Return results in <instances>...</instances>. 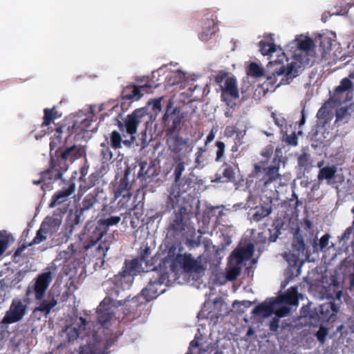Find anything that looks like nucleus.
<instances>
[{
    "instance_id": "1",
    "label": "nucleus",
    "mask_w": 354,
    "mask_h": 354,
    "mask_svg": "<svg viewBox=\"0 0 354 354\" xmlns=\"http://www.w3.org/2000/svg\"><path fill=\"white\" fill-rule=\"evenodd\" d=\"M296 50L289 60L286 57L284 53L278 55L279 59L270 61L268 65V70L274 75H284L280 84H288L298 75L299 70L310 62V58L316 55L315 44L313 40L305 35L297 36L292 42Z\"/></svg>"
},
{
    "instance_id": "2",
    "label": "nucleus",
    "mask_w": 354,
    "mask_h": 354,
    "mask_svg": "<svg viewBox=\"0 0 354 354\" xmlns=\"http://www.w3.org/2000/svg\"><path fill=\"white\" fill-rule=\"evenodd\" d=\"M188 196L185 192L179 191L176 185L173 187L169 193L168 203L174 209L175 216L169 226V231L175 234H181L183 236L187 233L194 234V228L191 225L190 209L186 198Z\"/></svg>"
},
{
    "instance_id": "3",
    "label": "nucleus",
    "mask_w": 354,
    "mask_h": 354,
    "mask_svg": "<svg viewBox=\"0 0 354 354\" xmlns=\"http://www.w3.org/2000/svg\"><path fill=\"white\" fill-rule=\"evenodd\" d=\"M302 295L298 294L297 288L292 287L283 295L275 299H268L256 306L252 313L267 317L272 314L277 317H285L290 311V306H297Z\"/></svg>"
},
{
    "instance_id": "4",
    "label": "nucleus",
    "mask_w": 354,
    "mask_h": 354,
    "mask_svg": "<svg viewBox=\"0 0 354 354\" xmlns=\"http://www.w3.org/2000/svg\"><path fill=\"white\" fill-rule=\"evenodd\" d=\"M254 245L251 243L235 249L228 261L226 268V279L233 281L240 274L244 262L250 259L254 253Z\"/></svg>"
},
{
    "instance_id": "5",
    "label": "nucleus",
    "mask_w": 354,
    "mask_h": 354,
    "mask_svg": "<svg viewBox=\"0 0 354 354\" xmlns=\"http://www.w3.org/2000/svg\"><path fill=\"white\" fill-rule=\"evenodd\" d=\"M216 82L222 91V100L227 106L232 108L235 105L233 100L239 97L236 79L228 73L220 71L216 77Z\"/></svg>"
},
{
    "instance_id": "6",
    "label": "nucleus",
    "mask_w": 354,
    "mask_h": 354,
    "mask_svg": "<svg viewBox=\"0 0 354 354\" xmlns=\"http://www.w3.org/2000/svg\"><path fill=\"white\" fill-rule=\"evenodd\" d=\"M174 265L180 267L185 272L192 276L194 280L198 279L205 270L201 259H195L191 254L178 255Z\"/></svg>"
},
{
    "instance_id": "7",
    "label": "nucleus",
    "mask_w": 354,
    "mask_h": 354,
    "mask_svg": "<svg viewBox=\"0 0 354 354\" xmlns=\"http://www.w3.org/2000/svg\"><path fill=\"white\" fill-rule=\"evenodd\" d=\"M55 267L48 268L46 271L39 274L35 279L34 284L28 286L26 295H29L32 291L35 292L36 300H41L46 295V290L50 286L54 277Z\"/></svg>"
},
{
    "instance_id": "8",
    "label": "nucleus",
    "mask_w": 354,
    "mask_h": 354,
    "mask_svg": "<svg viewBox=\"0 0 354 354\" xmlns=\"http://www.w3.org/2000/svg\"><path fill=\"white\" fill-rule=\"evenodd\" d=\"M28 306L19 298H15L9 310L1 320L3 324H10L21 321L27 313Z\"/></svg>"
},
{
    "instance_id": "9",
    "label": "nucleus",
    "mask_w": 354,
    "mask_h": 354,
    "mask_svg": "<svg viewBox=\"0 0 354 354\" xmlns=\"http://www.w3.org/2000/svg\"><path fill=\"white\" fill-rule=\"evenodd\" d=\"M145 109H138L135 110L132 113L128 115L123 122H118V127L120 131H126L130 135H134L137 133L138 127L142 120L147 115Z\"/></svg>"
},
{
    "instance_id": "10",
    "label": "nucleus",
    "mask_w": 354,
    "mask_h": 354,
    "mask_svg": "<svg viewBox=\"0 0 354 354\" xmlns=\"http://www.w3.org/2000/svg\"><path fill=\"white\" fill-rule=\"evenodd\" d=\"M61 221L55 218H47L41 223L40 228L37 232L36 236L34 238L32 244H39L47 239L48 236H52L57 232L60 225Z\"/></svg>"
},
{
    "instance_id": "11",
    "label": "nucleus",
    "mask_w": 354,
    "mask_h": 354,
    "mask_svg": "<svg viewBox=\"0 0 354 354\" xmlns=\"http://www.w3.org/2000/svg\"><path fill=\"white\" fill-rule=\"evenodd\" d=\"M121 301H113L110 297H106L97 308V319L102 325L106 324L115 315L118 306H121Z\"/></svg>"
},
{
    "instance_id": "12",
    "label": "nucleus",
    "mask_w": 354,
    "mask_h": 354,
    "mask_svg": "<svg viewBox=\"0 0 354 354\" xmlns=\"http://www.w3.org/2000/svg\"><path fill=\"white\" fill-rule=\"evenodd\" d=\"M317 178L319 181L326 180L328 185L333 187H337V183H341L344 180L343 175L337 174V167L335 165L321 168Z\"/></svg>"
},
{
    "instance_id": "13",
    "label": "nucleus",
    "mask_w": 354,
    "mask_h": 354,
    "mask_svg": "<svg viewBox=\"0 0 354 354\" xmlns=\"http://www.w3.org/2000/svg\"><path fill=\"white\" fill-rule=\"evenodd\" d=\"M285 163L281 160L274 161V165L270 166L265 169V176L263 178L264 185H267L270 183L276 182L280 183L281 174L279 169L281 166L284 167Z\"/></svg>"
},
{
    "instance_id": "14",
    "label": "nucleus",
    "mask_w": 354,
    "mask_h": 354,
    "mask_svg": "<svg viewBox=\"0 0 354 354\" xmlns=\"http://www.w3.org/2000/svg\"><path fill=\"white\" fill-rule=\"evenodd\" d=\"M305 244L303 238L299 233V231H297L294 236L292 241V252L291 254V259L290 261L297 262L299 257L304 254Z\"/></svg>"
},
{
    "instance_id": "15",
    "label": "nucleus",
    "mask_w": 354,
    "mask_h": 354,
    "mask_svg": "<svg viewBox=\"0 0 354 354\" xmlns=\"http://www.w3.org/2000/svg\"><path fill=\"white\" fill-rule=\"evenodd\" d=\"M334 104L333 99H330L325 102L317 112V118L324 120V124L330 122L333 118Z\"/></svg>"
},
{
    "instance_id": "16",
    "label": "nucleus",
    "mask_w": 354,
    "mask_h": 354,
    "mask_svg": "<svg viewBox=\"0 0 354 354\" xmlns=\"http://www.w3.org/2000/svg\"><path fill=\"white\" fill-rule=\"evenodd\" d=\"M76 187L74 183L69 185L68 187L58 192L53 196V201L50 205V207H54L66 201L68 197L75 192Z\"/></svg>"
},
{
    "instance_id": "17",
    "label": "nucleus",
    "mask_w": 354,
    "mask_h": 354,
    "mask_svg": "<svg viewBox=\"0 0 354 354\" xmlns=\"http://www.w3.org/2000/svg\"><path fill=\"white\" fill-rule=\"evenodd\" d=\"M57 304V300L54 297H48L46 299L42 301L39 306L34 309L33 313L36 314L37 312H41L46 316Z\"/></svg>"
},
{
    "instance_id": "18",
    "label": "nucleus",
    "mask_w": 354,
    "mask_h": 354,
    "mask_svg": "<svg viewBox=\"0 0 354 354\" xmlns=\"http://www.w3.org/2000/svg\"><path fill=\"white\" fill-rule=\"evenodd\" d=\"M129 170H126L124 176L120 179L118 188L115 192L116 198L122 196L123 198L129 197L131 194L129 192L130 185L128 180Z\"/></svg>"
},
{
    "instance_id": "19",
    "label": "nucleus",
    "mask_w": 354,
    "mask_h": 354,
    "mask_svg": "<svg viewBox=\"0 0 354 354\" xmlns=\"http://www.w3.org/2000/svg\"><path fill=\"white\" fill-rule=\"evenodd\" d=\"M330 239V236L328 234H326L320 239L315 240L313 244L314 252H326L333 247V243Z\"/></svg>"
},
{
    "instance_id": "20",
    "label": "nucleus",
    "mask_w": 354,
    "mask_h": 354,
    "mask_svg": "<svg viewBox=\"0 0 354 354\" xmlns=\"http://www.w3.org/2000/svg\"><path fill=\"white\" fill-rule=\"evenodd\" d=\"M337 312V306L333 302H326L319 306V313L322 319L328 320Z\"/></svg>"
},
{
    "instance_id": "21",
    "label": "nucleus",
    "mask_w": 354,
    "mask_h": 354,
    "mask_svg": "<svg viewBox=\"0 0 354 354\" xmlns=\"http://www.w3.org/2000/svg\"><path fill=\"white\" fill-rule=\"evenodd\" d=\"M167 143L169 149L178 153L183 150L187 142L178 136H173L169 139Z\"/></svg>"
},
{
    "instance_id": "22",
    "label": "nucleus",
    "mask_w": 354,
    "mask_h": 354,
    "mask_svg": "<svg viewBox=\"0 0 354 354\" xmlns=\"http://www.w3.org/2000/svg\"><path fill=\"white\" fill-rule=\"evenodd\" d=\"M272 208L270 204H266L255 210L252 214L251 219L254 221H260L263 218L268 216L272 212Z\"/></svg>"
},
{
    "instance_id": "23",
    "label": "nucleus",
    "mask_w": 354,
    "mask_h": 354,
    "mask_svg": "<svg viewBox=\"0 0 354 354\" xmlns=\"http://www.w3.org/2000/svg\"><path fill=\"white\" fill-rule=\"evenodd\" d=\"M97 202V198L93 194H88L82 201V207H80V214L77 216V218L80 219L81 216L85 211H88L93 208Z\"/></svg>"
},
{
    "instance_id": "24",
    "label": "nucleus",
    "mask_w": 354,
    "mask_h": 354,
    "mask_svg": "<svg viewBox=\"0 0 354 354\" xmlns=\"http://www.w3.org/2000/svg\"><path fill=\"white\" fill-rule=\"evenodd\" d=\"M352 117L346 105H341L335 109V123L344 121L347 122L348 119Z\"/></svg>"
},
{
    "instance_id": "25",
    "label": "nucleus",
    "mask_w": 354,
    "mask_h": 354,
    "mask_svg": "<svg viewBox=\"0 0 354 354\" xmlns=\"http://www.w3.org/2000/svg\"><path fill=\"white\" fill-rule=\"evenodd\" d=\"M142 95L140 88L136 86H128L124 91V98L127 100H139Z\"/></svg>"
},
{
    "instance_id": "26",
    "label": "nucleus",
    "mask_w": 354,
    "mask_h": 354,
    "mask_svg": "<svg viewBox=\"0 0 354 354\" xmlns=\"http://www.w3.org/2000/svg\"><path fill=\"white\" fill-rule=\"evenodd\" d=\"M81 156L80 150L76 147H71L66 149L62 154L64 160H70L71 161L79 158Z\"/></svg>"
},
{
    "instance_id": "27",
    "label": "nucleus",
    "mask_w": 354,
    "mask_h": 354,
    "mask_svg": "<svg viewBox=\"0 0 354 354\" xmlns=\"http://www.w3.org/2000/svg\"><path fill=\"white\" fill-rule=\"evenodd\" d=\"M79 327L77 328L76 327H73L68 330V335L69 339H74L77 338L80 335V333L82 330L85 328L86 325V320L83 317H80V323H78Z\"/></svg>"
},
{
    "instance_id": "28",
    "label": "nucleus",
    "mask_w": 354,
    "mask_h": 354,
    "mask_svg": "<svg viewBox=\"0 0 354 354\" xmlns=\"http://www.w3.org/2000/svg\"><path fill=\"white\" fill-rule=\"evenodd\" d=\"M184 170H185L184 162L180 159H179L178 161L176 162V165L175 169H174L175 184L171 187L169 193L171 192V189H173V187L174 186L177 185L180 188V187L178 184V182L180 180L181 176H182V174L184 171Z\"/></svg>"
},
{
    "instance_id": "29",
    "label": "nucleus",
    "mask_w": 354,
    "mask_h": 354,
    "mask_svg": "<svg viewBox=\"0 0 354 354\" xmlns=\"http://www.w3.org/2000/svg\"><path fill=\"white\" fill-rule=\"evenodd\" d=\"M353 85L352 80L347 77L344 78L341 81L340 84L335 88L333 98L335 97L336 94L349 90L352 88Z\"/></svg>"
},
{
    "instance_id": "30",
    "label": "nucleus",
    "mask_w": 354,
    "mask_h": 354,
    "mask_svg": "<svg viewBox=\"0 0 354 354\" xmlns=\"http://www.w3.org/2000/svg\"><path fill=\"white\" fill-rule=\"evenodd\" d=\"M248 73L256 78H259L264 75V71L259 64L252 62L249 66Z\"/></svg>"
},
{
    "instance_id": "31",
    "label": "nucleus",
    "mask_w": 354,
    "mask_h": 354,
    "mask_svg": "<svg viewBox=\"0 0 354 354\" xmlns=\"http://www.w3.org/2000/svg\"><path fill=\"white\" fill-rule=\"evenodd\" d=\"M259 46L260 51L263 55H270L271 57H272V54L277 52L275 46L272 44L261 41Z\"/></svg>"
},
{
    "instance_id": "32",
    "label": "nucleus",
    "mask_w": 354,
    "mask_h": 354,
    "mask_svg": "<svg viewBox=\"0 0 354 354\" xmlns=\"http://www.w3.org/2000/svg\"><path fill=\"white\" fill-rule=\"evenodd\" d=\"M111 145L115 149H119L122 147V136L117 131H113L111 136Z\"/></svg>"
},
{
    "instance_id": "33",
    "label": "nucleus",
    "mask_w": 354,
    "mask_h": 354,
    "mask_svg": "<svg viewBox=\"0 0 354 354\" xmlns=\"http://www.w3.org/2000/svg\"><path fill=\"white\" fill-rule=\"evenodd\" d=\"M120 216H114L104 218L103 220H100V222L102 225H106V227H109L118 224L120 222Z\"/></svg>"
},
{
    "instance_id": "34",
    "label": "nucleus",
    "mask_w": 354,
    "mask_h": 354,
    "mask_svg": "<svg viewBox=\"0 0 354 354\" xmlns=\"http://www.w3.org/2000/svg\"><path fill=\"white\" fill-rule=\"evenodd\" d=\"M162 97H159L149 102V105H152L154 116L156 117L162 110L161 101Z\"/></svg>"
},
{
    "instance_id": "35",
    "label": "nucleus",
    "mask_w": 354,
    "mask_h": 354,
    "mask_svg": "<svg viewBox=\"0 0 354 354\" xmlns=\"http://www.w3.org/2000/svg\"><path fill=\"white\" fill-rule=\"evenodd\" d=\"M101 154L103 156V158L106 160H110L113 157V154L110 151L109 147L105 143L101 144Z\"/></svg>"
},
{
    "instance_id": "36",
    "label": "nucleus",
    "mask_w": 354,
    "mask_h": 354,
    "mask_svg": "<svg viewBox=\"0 0 354 354\" xmlns=\"http://www.w3.org/2000/svg\"><path fill=\"white\" fill-rule=\"evenodd\" d=\"M328 329L324 326H321L316 333V337H317V339L321 343L323 344L325 342L326 337L328 335Z\"/></svg>"
},
{
    "instance_id": "37",
    "label": "nucleus",
    "mask_w": 354,
    "mask_h": 354,
    "mask_svg": "<svg viewBox=\"0 0 354 354\" xmlns=\"http://www.w3.org/2000/svg\"><path fill=\"white\" fill-rule=\"evenodd\" d=\"M217 151H216V161H219L221 158L223 156L224 151H225V144L223 142L218 141L216 142Z\"/></svg>"
},
{
    "instance_id": "38",
    "label": "nucleus",
    "mask_w": 354,
    "mask_h": 354,
    "mask_svg": "<svg viewBox=\"0 0 354 354\" xmlns=\"http://www.w3.org/2000/svg\"><path fill=\"white\" fill-rule=\"evenodd\" d=\"M353 232V227H349L344 231V234L340 237V242L342 243L343 245L346 244V242L350 239Z\"/></svg>"
},
{
    "instance_id": "39",
    "label": "nucleus",
    "mask_w": 354,
    "mask_h": 354,
    "mask_svg": "<svg viewBox=\"0 0 354 354\" xmlns=\"http://www.w3.org/2000/svg\"><path fill=\"white\" fill-rule=\"evenodd\" d=\"M140 171L138 174V178H143L148 175L147 163L146 162H140Z\"/></svg>"
},
{
    "instance_id": "40",
    "label": "nucleus",
    "mask_w": 354,
    "mask_h": 354,
    "mask_svg": "<svg viewBox=\"0 0 354 354\" xmlns=\"http://www.w3.org/2000/svg\"><path fill=\"white\" fill-rule=\"evenodd\" d=\"M172 106H173V102L169 100L168 104H167V109H166V111H165V113L164 114L163 117H162V120L163 121H167L169 116L174 113V111H171V109L172 108Z\"/></svg>"
},
{
    "instance_id": "41",
    "label": "nucleus",
    "mask_w": 354,
    "mask_h": 354,
    "mask_svg": "<svg viewBox=\"0 0 354 354\" xmlns=\"http://www.w3.org/2000/svg\"><path fill=\"white\" fill-rule=\"evenodd\" d=\"M53 110L45 109V115H44V121L43 124L47 126L50 124L51 120L53 119Z\"/></svg>"
},
{
    "instance_id": "42",
    "label": "nucleus",
    "mask_w": 354,
    "mask_h": 354,
    "mask_svg": "<svg viewBox=\"0 0 354 354\" xmlns=\"http://www.w3.org/2000/svg\"><path fill=\"white\" fill-rule=\"evenodd\" d=\"M281 317H277L276 315V317H273L272 321L270 322V329L272 331H277V329L279 328V318Z\"/></svg>"
},
{
    "instance_id": "43",
    "label": "nucleus",
    "mask_w": 354,
    "mask_h": 354,
    "mask_svg": "<svg viewBox=\"0 0 354 354\" xmlns=\"http://www.w3.org/2000/svg\"><path fill=\"white\" fill-rule=\"evenodd\" d=\"M6 248H7L6 239L3 236H0V256L5 251Z\"/></svg>"
},
{
    "instance_id": "44",
    "label": "nucleus",
    "mask_w": 354,
    "mask_h": 354,
    "mask_svg": "<svg viewBox=\"0 0 354 354\" xmlns=\"http://www.w3.org/2000/svg\"><path fill=\"white\" fill-rule=\"evenodd\" d=\"M223 176L228 180H232L234 177V174L232 169L227 168L223 171Z\"/></svg>"
},
{
    "instance_id": "45",
    "label": "nucleus",
    "mask_w": 354,
    "mask_h": 354,
    "mask_svg": "<svg viewBox=\"0 0 354 354\" xmlns=\"http://www.w3.org/2000/svg\"><path fill=\"white\" fill-rule=\"evenodd\" d=\"M291 254L292 253H288V252H284L282 254V257H283L284 259L286 260V261L290 265V266H293L295 265L297 262H292V261H290V259H291Z\"/></svg>"
},
{
    "instance_id": "46",
    "label": "nucleus",
    "mask_w": 354,
    "mask_h": 354,
    "mask_svg": "<svg viewBox=\"0 0 354 354\" xmlns=\"http://www.w3.org/2000/svg\"><path fill=\"white\" fill-rule=\"evenodd\" d=\"M214 137H215L214 132L213 130H212L209 133V134H208V136L207 137L205 145H207L208 143L211 142L214 139Z\"/></svg>"
},
{
    "instance_id": "47",
    "label": "nucleus",
    "mask_w": 354,
    "mask_h": 354,
    "mask_svg": "<svg viewBox=\"0 0 354 354\" xmlns=\"http://www.w3.org/2000/svg\"><path fill=\"white\" fill-rule=\"evenodd\" d=\"M204 151H205V150H202L201 149H200L199 151L196 153V163L200 164L201 162V157L202 156L203 153Z\"/></svg>"
},
{
    "instance_id": "48",
    "label": "nucleus",
    "mask_w": 354,
    "mask_h": 354,
    "mask_svg": "<svg viewBox=\"0 0 354 354\" xmlns=\"http://www.w3.org/2000/svg\"><path fill=\"white\" fill-rule=\"evenodd\" d=\"M272 153V148H267L264 151L262 152V156L268 158Z\"/></svg>"
},
{
    "instance_id": "49",
    "label": "nucleus",
    "mask_w": 354,
    "mask_h": 354,
    "mask_svg": "<svg viewBox=\"0 0 354 354\" xmlns=\"http://www.w3.org/2000/svg\"><path fill=\"white\" fill-rule=\"evenodd\" d=\"M341 281L336 279L334 277L331 279V284L334 288H339L340 286Z\"/></svg>"
},
{
    "instance_id": "50",
    "label": "nucleus",
    "mask_w": 354,
    "mask_h": 354,
    "mask_svg": "<svg viewBox=\"0 0 354 354\" xmlns=\"http://www.w3.org/2000/svg\"><path fill=\"white\" fill-rule=\"evenodd\" d=\"M142 148H145V147H147L148 145V142L146 139V131H145L144 132L142 133Z\"/></svg>"
},
{
    "instance_id": "51",
    "label": "nucleus",
    "mask_w": 354,
    "mask_h": 354,
    "mask_svg": "<svg viewBox=\"0 0 354 354\" xmlns=\"http://www.w3.org/2000/svg\"><path fill=\"white\" fill-rule=\"evenodd\" d=\"M352 116H354V101L348 105H346Z\"/></svg>"
},
{
    "instance_id": "52",
    "label": "nucleus",
    "mask_w": 354,
    "mask_h": 354,
    "mask_svg": "<svg viewBox=\"0 0 354 354\" xmlns=\"http://www.w3.org/2000/svg\"><path fill=\"white\" fill-rule=\"evenodd\" d=\"M198 345H199V344H198V341H196V340H193V341H192V342H191V343H190L189 348H190L191 350H193L194 348H197V347L198 346Z\"/></svg>"
},
{
    "instance_id": "53",
    "label": "nucleus",
    "mask_w": 354,
    "mask_h": 354,
    "mask_svg": "<svg viewBox=\"0 0 354 354\" xmlns=\"http://www.w3.org/2000/svg\"><path fill=\"white\" fill-rule=\"evenodd\" d=\"M305 122H306V120H305V116H304V111H302V118L300 120V122H299V125L300 126H302L305 124Z\"/></svg>"
},
{
    "instance_id": "54",
    "label": "nucleus",
    "mask_w": 354,
    "mask_h": 354,
    "mask_svg": "<svg viewBox=\"0 0 354 354\" xmlns=\"http://www.w3.org/2000/svg\"><path fill=\"white\" fill-rule=\"evenodd\" d=\"M123 143L127 147H130L132 145V141H130V140H126L123 141Z\"/></svg>"
},
{
    "instance_id": "55",
    "label": "nucleus",
    "mask_w": 354,
    "mask_h": 354,
    "mask_svg": "<svg viewBox=\"0 0 354 354\" xmlns=\"http://www.w3.org/2000/svg\"><path fill=\"white\" fill-rule=\"evenodd\" d=\"M348 78H349L351 80H352L353 84L354 83V69H353V71L350 73Z\"/></svg>"
},
{
    "instance_id": "56",
    "label": "nucleus",
    "mask_w": 354,
    "mask_h": 354,
    "mask_svg": "<svg viewBox=\"0 0 354 354\" xmlns=\"http://www.w3.org/2000/svg\"><path fill=\"white\" fill-rule=\"evenodd\" d=\"M254 334V331L252 328H250L247 333L248 336H250Z\"/></svg>"
},
{
    "instance_id": "57",
    "label": "nucleus",
    "mask_w": 354,
    "mask_h": 354,
    "mask_svg": "<svg viewBox=\"0 0 354 354\" xmlns=\"http://www.w3.org/2000/svg\"><path fill=\"white\" fill-rule=\"evenodd\" d=\"M295 139H296V138H295V137H293V138H292L290 140H288V142H289L290 144H291V145H295V144H296V143L295 142Z\"/></svg>"
},
{
    "instance_id": "58",
    "label": "nucleus",
    "mask_w": 354,
    "mask_h": 354,
    "mask_svg": "<svg viewBox=\"0 0 354 354\" xmlns=\"http://www.w3.org/2000/svg\"><path fill=\"white\" fill-rule=\"evenodd\" d=\"M136 138L133 135H131L130 141H132V145L135 142Z\"/></svg>"
},
{
    "instance_id": "59",
    "label": "nucleus",
    "mask_w": 354,
    "mask_h": 354,
    "mask_svg": "<svg viewBox=\"0 0 354 354\" xmlns=\"http://www.w3.org/2000/svg\"><path fill=\"white\" fill-rule=\"evenodd\" d=\"M187 244H189L191 246H194L195 245V242L193 241L188 240L187 242Z\"/></svg>"
},
{
    "instance_id": "60",
    "label": "nucleus",
    "mask_w": 354,
    "mask_h": 354,
    "mask_svg": "<svg viewBox=\"0 0 354 354\" xmlns=\"http://www.w3.org/2000/svg\"><path fill=\"white\" fill-rule=\"evenodd\" d=\"M323 164H324V162H323V161H322V162H319L317 163V167H318L319 168H320V169H321V168H322Z\"/></svg>"
},
{
    "instance_id": "61",
    "label": "nucleus",
    "mask_w": 354,
    "mask_h": 354,
    "mask_svg": "<svg viewBox=\"0 0 354 354\" xmlns=\"http://www.w3.org/2000/svg\"><path fill=\"white\" fill-rule=\"evenodd\" d=\"M351 261H347V259H345L342 263V266H344V264L346 263H351Z\"/></svg>"
},
{
    "instance_id": "62",
    "label": "nucleus",
    "mask_w": 354,
    "mask_h": 354,
    "mask_svg": "<svg viewBox=\"0 0 354 354\" xmlns=\"http://www.w3.org/2000/svg\"><path fill=\"white\" fill-rule=\"evenodd\" d=\"M283 121H281V122H279V121H278V120H276V121H275V123H276L277 125H279V126H282V125H283Z\"/></svg>"
},
{
    "instance_id": "63",
    "label": "nucleus",
    "mask_w": 354,
    "mask_h": 354,
    "mask_svg": "<svg viewBox=\"0 0 354 354\" xmlns=\"http://www.w3.org/2000/svg\"><path fill=\"white\" fill-rule=\"evenodd\" d=\"M341 295H342V292H341V291H339V292H337V297L338 299H339V298H340V297H341Z\"/></svg>"
},
{
    "instance_id": "64",
    "label": "nucleus",
    "mask_w": 354,
    "mask_h": 354,
    "mask_svg": "<svg viewBox=\"0 0 354 354\" xmlns=\"http://www.w3.org/2000/svg\"><path fill=\"white\" fill-rule=\"evenodd\" d=\"M255 169H256V170H258V171H259V170H260L261 167H259V166H256V167H255Z\"/></svg>"
}]
</instances>
